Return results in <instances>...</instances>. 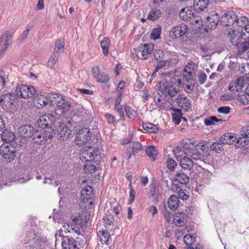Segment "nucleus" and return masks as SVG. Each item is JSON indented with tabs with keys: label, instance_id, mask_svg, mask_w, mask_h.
Returning a JSON list of instances; mask_svg holds the SVG:
<instances>
[{
	"label": "nucleus",
	"instance_id": "1",
	"mask_svg": "<svg viewBox=\"0 0 249 249\" xmlns=\"http://www.w3.org/2000/svg\"><path fill=\"white\" fill-rule=\"evenodd\" d=\"M184 146L187 151L186 154L190 156L194 160V165L204 168L206 162L205 161V157L210 154L209 147L203 144L199 143L195 145L190 142H185Z\"/></svg>",
	"mask_w": 249,
	"mask_h": 249
},
{
	"label": "nucleus",
	"instance_id": "2",
	"mask_svg": "<svg viewBox=\"0 0 249 249\" xmlns=\"http://www.w3.org/2000/svg\"><path fill=\"white\" fill-rule=\"evenodd\" d=\"M18 100L17 95L15 93L3 94L0 99V105L3 109L13 112L16 110Z\"/></svg>",
	"mask_w": 249,
	"mask_h": 249
},
{
	"label": "nucleus",
	"instance_id": "3",
	"mask_svg": "<svg viewBox=\"0 0 249 249\" xmlns=\"http://www.w3.org/2000/svg\"><path fill=\"white\" fill-rule=\"evenodd\" d=\"M48 104L51 105H56L57 107L61 109L63 112L68 111L71 108V104L66 101L62 96L58 94L51 93L48 95Z\"/></svg>",
	"mask_w": 249,
	"mask_h": 249
},
{
	"label": "nucleus",
	"instance_id": "4",
	"mask_svg": "<svg viewBox=\"0 0 249 249\" xmlns=\"http://www.w3.org/2000/svg\"><path fill=\"white\" fill-rule=\"evenodd\" d=\"M185 143V142L182 143L184 152L183 153L182 151L180 150L177 152H175V154L177 160L179 162L182 168L190 170L194 165V160L190 156L186 154L187 150L184 146ZM174 151L175 152L176 150L174 149Z\"/></svg>",
	"mask_w": 249,
	"mask_h": 249
},
{
	"label": "nucleus",
	"instance_id": "5",
	"mask_svg": "<svg viewBox=\"0 0 249 249\" xmlns=\"http://www.w3.org/2000/svg\"><path fill=\"white\" fill-rule=\"evenodd\" d=\"M182 84L181 80L178 77L172 78L170 82L163 84L162 88V93H167L171 98L175 97V95L179 92L176 87H179Z\"/></svg>",
	"mask_w": 249,
	"mask_h": 249
},
{
	"label": "nucleus",
	"instance_id": "6",
	"mask_svg": "<svg viewBox=\"0 0 249 249\" xmlns=\"http://www.w3.org/2000/svg\"><path fill=\"white\" fill-rule=\"evenodd\" d=\"M224 35L230 42L235 46H237L243 39H245L246 35L244 32L232 28H226L223 31Z\"/></svg>",
	"mask_w": 249,
	"mask_h": 249
},
{
	"label": "nucleus",
	"instance_id": "7",
	"mask_svg": "<svg viewBox=\"0 0 249 249\" xmlns=\"http://www.w3.org/2000/svg\"><path fill=\"white\" fill-rule=\"evenodd\" d=\"M100 152L98 148L93 146L84 147L81 150L80 159L83 161L87 160H92L99 154Z\"/></svg>",
	"mask_w": 249,
	"mask_h": 249
},
{
	"label": "nucleus",
	"instance_id": "8",
	"mask_svg": "<svg viewBox=\"0 0 249 249\" xmlns=\"http://www.w3.org/2000/svg\"><path fill=\"white\" fill-rule=\"evenodd\" d=\"M154 50V45L152 44H144L135 49L136 55L138 58L146 59L148 55Z\"/></svg>",
	"mask_w": 249,
	"mask_h": 249
},
{
	"label": "nucleus",
	"instance_id": "9",
	"mask_svg": "<svg viewBox=\"0 0 249 249\" xmlns=\"http://www.w3.org/2000/svg\"><path fill=\"white\" fill-rule=\"evenodd\" d=\"M90 138V132L87 127L82 128L76 133L75 142L77 145H83L86 144Z\"/></svg>",
	"mask_w": 249,
	"mask_h": 249
},
{
	"label": "nucleus",
	"instance_id": "10",
	"mask_svg": "<svg viewBox=\"0 0 249 249\" xmlns=\"http://www.w3.org/2000/svg\"><path fill=\"white\" fill-rule=\"evenodd\" d=\"M172 101L175 105L183 108L185 110L188 111L191 107V102L186 96L181 95L180 93L177 94L175 97L171 98Z\"/></svg>",
	"mask_w": 249,
	"mask_h": 249
},
{
	"label": "nucleus",
	"instance_id": "11",
	"mask_svg": "<svg viewBox=\"0 0 249 249\" xmlns=\"http://www.w3.org/2000/svg\"><path fill=\"white\" fill-rule=\"evenodd\" d=\"M56 116L50 113L45 114L41 116L37 121L38 126L43 129L49 128L55 122Z\"/></svg>",
	"mask_w": 249,
	"mask_h": 249
},
{
	"label": "nucleus",
	"instance_id": "12",
	"mask_svg": "<svg viewBox=\"0 0 249 249\" xmlns=\"http://www.w3.org/2000/svg\"><path fill=\"white\" fill-rule=\"evenodd\" d=\"M220 21L219 15L215 11L209 13L205 20V25L208 29L215 28Z\"/></svg>",
	"mask_w": 249,
	"mask_h": 249
},
{
	"label": "nucleus",
	"instance_id": "13",
	"mask_svg": "<svg viewBox=\"0 0 249 249\" xmlns=\"http://www.w3.org/2000/svg\"><path fill=\"white\" fill-rule=\"evenodd\" d=\"M0 154L4 159H7L9 161H11L14 159L16 156L15 148L13 147L9 146L8 144H2L0 146Z\"/></svg>",
	"mask_w": 249,
	"mask_h": 249
},
{
	"label": "nucleus",
	"instance_id": "14",
	"mask_svg": "<svg viewBox=\"0 0 249 249\" xmlns=\"http://www.w3.org/2000/svg\"><path fill=\"white\" fill-rule=\"evenodd\" d=\"M237 14L232 11L224 13L220 18V23L223 26H231L236 23Z\"/></svg>",
	"mask_w": 249,
	"mask_h": 249
},
{
	"label": "nucleus",
	"instance_id": "15",
	"mask_svg": "<svg viewBox=\"0 0 249 249\" xmlns=\"http://www.w3.org/2000/svg\"><path fill=\"white\" fill-rule=\"evenodd\" d=\"M92 188L90 186H87L81 192V200L84 204L89 203V205L93 204L92 198L94 194L92 193Z\"/></svg>",
	"mask_w": 249,
	"mask_h": 249
},
{
	"label": "nucleus",
	"instance_id": "16",
	"mask_svg": "<svg viewBox=\"0 0 249 249\" xmlns=\"http://www.w3.org/2000/svg\"><path fill=\"white\" fill-rule=\"evenodd\" d=\"M12 34L7 31L5 32L0 38V53H3L12 42Z\"/></svg>",
	"mask_w": 249,
	"mask_h": 249
},
{
	"label": "nucleus",
	"instance_id": "17",
	"mask_svg": "<svg viewBox=\"0 0 249 249\" xmlns=\"http://www.w3.org/2000/svg\"><path fill=\"white\" fill-rule=\"evenodd\" d=\"M32 98L34 106L37 108H42L48 104V95L45 97L41 94L32 93Z\"/></svg>",
	"mask_w": 249,
	"mask_h": 249
},
{
	"label": "nucleus",
	"instance_id": "18",
	"mask_svg": "<svg viewBox=\"0 0 249 249\" xmlns=\"http://www.w3.org/2000/svg\"><path fill=\"white\" fill-rule=\"evenodd\" d=\"M188 29V28L185 24H180L172 28L169 35L172 38L180 37L185 35Z\"/></svg>",
	"mask_w": 249,
	"mask_h": 249
},
{
	"label": "nucleus",
	"instance_id": "19",
	"mask_svg": "<svg viewBox=\"0 0 249 249\" xmlns=\"http://www.w3.org/2000/svg\"><path fill=\"white\" fill-rule=\"evenodd\" d=\"M57 137L59 140H67L71 134V130L64 124H61L57 128Z\"/></svg>",
	"mask_w": 249,
	"mask_h": 249
},
{
	"label": "nucleus",
	"instance_id": "20",
	"mask_svg": "<svg viewBox=\"0 0 249 249\" xmlns=\"http://www.w3.org/2000/svg\"><path fill=\"white\" fill-rule=\"evenodd\" d=\"M210 2V0H195L194 9L197 13L204 12L207 9Z\"/></svg>",
	"mask_w": 249,
	"mask_h": 249
},
{
	"label": "nucleus",
	"instance_id": "21",
	"mask_svg": "<svg viewBox=\"0 0 249 249\" xmlns=\"http://www.w3.org/2000/svg\"><path fill=\"white\" fill-rule=\"evenodd\" d=\"M46 241V238L41 231H35L34 236L32 238V242H34V246L41 247L44 244Z\"/></svg>",
	"mask_w": 249,
	"mask_h": 249
},
{
	"label": "nucleus",
	"instance_id": "22",
	"mask_svg": "<svg viewBox=\"0 0 249 249\" xmlns=\"http://www.w3.org/2000/svg\"><path fill=\"white\" fill-rule=\"evenodd\" d=\"M159 190V185L157 181L154 179L149 185V198L158 201Z\"/></svg>",
	"mask_w": 249,
	"mask_h": 249
},
{
	"label": "nucleus",
	"instance_id": "23",
	"mask_svg": "<svg viewBox=\"0 0 249 249\" xmlns=\"http://www.w3.org/2000/svg\"><path fill=\"white\" fill-rule=\"evenodd\" d=\"M30 88L26 85H19L17 87L16 95H17V98L21 97L26 98L29 96V92L30 91Z\"/></svg>",
	"mask_w": 249,
	"mask_h": 249
},
{
	"label": "nucleus",
	"instance_id": "24",
	"mask_svg": "<svg viewBox=\"0 0 249 249\" xmlns=\"http://www.w3.org/2000/svg\"><path fill=\"white\" fill-rule=\"evenodd\" d=\"M195 13L190 9L189 7H185L182 9L179 13V17L184 20H190L194 17Z\"/></svg>",
	"mask_w": 249,
	"mask_h": 249
},
{
	"label": "nucleus",
	"instance_id": "25",
	"mask_svg": "<svg viewBox=\"0 0 249 249\" xmlns=\"http://www.w3.org/2000/svg\"><path fill=\"white\" fill-rule=\"evenodd\" d=\"M18 134L20 137L28 139L31 137V125H24L18 128Z\"/></svg>",
	"mask_w": 249,
	"mask_h": 249
},
{
	"label": "nucleus",
	"instance_id": "26",
	"mask_svg": "<svg viewBox=\"0 0 249 249\" xmlns=\"http://www.w3.org/2000/svg\"><path fill=\"white\" fill-rule=\"evenodd\" d=\"M62 249H79L72 238H66L62 242Z\"/></svg>",
	"mask_w": 249,
	"mask_h": 249
},
{
	"label": "nucleus",
	"instance_id": "27",
	"mask_svg": "<svg viewBox=\"0 0 249 249\" xmlns=\"http://www.w3.org/2000/svg\"><path fill=\"white\" fill-rule=\"evenodd\" d=\"M235 140L236 137L234 134L226 133L220 137L219 142L223 144H231L235 142Z\"/></svg>",
	"mask_w": 249,
	"mask_h": 249
},
{
	"label": "nucleus",
	"instance_id": "28",
	"mask_svg": "<svg viewBox=\"0 0 249 249\" xmlns=\"http://www.w3.org/2000/svg\"><path fill=\"white\" fill-rule=\"evenodd\" d=\"M1 138L3 142L9 143L15 140L16 136L12 131L5 130L1 134Z\"/></svg>",
	"mask_w": 249,
	"mask_h": 249
},
{
	"label": "nucleus",
	"instance_id": "29",
	"mask_svg": "<svg viewBox=\"0 0 249 249\" xmlns=\"http://www.w3.org/2000/svg\"><path fill=\"white\" fill-rule=\"evenodd\" d=\"M82 217V215H80L73 219L74 224H71V233H75L77 235L80 234V230L78 225L82 224V222L81 221Z\"/></svg>",
	"mask_w": 249,
	"mask_h": 249
},
{
	"label": "nucleus",
	"instance_id": "30",
	"mask_svg": "<svg viewBox=\"0 0 249 249\" xmlns=\"http://www.w3.org/2000/svg\"><path fill=\"white\" fill-rule=\"evenodd\" d=\"M154 58L156 60L160 62V65L158 67H162L165 66L166 62L164 59V53L162 50H158L154 52Z\"/></svg>",
	"mask_w": 249,
	"mask_h": 249
},
{
	"label": "nucleus",
	"instance_id": "31",
	"mask_svg": "<svg viewBox=\"0 0 249 249\" xmlns=\"http://www.w3.org/2000/svg\"><path fill=\"white\" fill-rule=\"evenodd\" d=\"M168 207L171 210L177 209L179 204L178 198L175 195H171L167 201Z\"/></svg>",
	"mask_w": 249,
	"mask_h": 249
},
{
	"label": "nucleus",
	"instance_id": "32",
	"mask_svg": "<svg viewBox=\"0 0 249 249\" xmlns=\"http://www.w3.org/2000/svg\"><path fill=\"white\" fill-rule=\"evenodd\" d=\"M86 163L84 165L83 169L87 174H92L95 172L97 167L92 160L85 161Z\"/></svg>",
	"mask_w": 249,
	"mask_h": 249
},
{
	"label": "nucleus",
	"instance_id": "33",
	"mask_svg": "<svg viewBox=\"0 0 249 249\" xmlns=\"http://www.w3.org/2000/svg\"><path fill=\"white\" fill-rule=\"evenodd\" d=\"M175 179L176 181L183 184H187L189 182V177L182 172H177Z\"/></svg>",
	"mask_w": 249,
	"mask_h": 249
},
{
	"label": "nucleus",
	"instance_id": "34",
	"mask_svg": "<svg viewBox=\"0 0 249 249\" xmlns=\"http://www.w3.org/2000/svg\"><path fill=\"white\" fill-rule=\"evenodd\" d=\"M236 47L238 52L240 53L248 51L249 50V39H243Z\"/></svg>",
	"mask_w": 249,
	"mask_h": 249
},
{
	"label": "nucleus",
	"instance_id": "35",
	"mask_svg": "<svg viewBox=\"0 0 249 249\" xmlns=\"http://www.w3.org/2000/svg\"><path fill=\"white\" fill-rule=\"evenodd\" d=\"M100 45L103 49V53L105 56L107 55L110 45V41L107 37H104L101 41Z\"/></svg>",
	"mask_w": 249,
	"mask_h": 249
},
{
	"label": "nucleus",
	"instance_id": "36",
	"mask_svg": "<svg viewBox=\"0 0 249 249\" xmlns=\"http://www.w3.org/2000/svg\"><path fill=\"white\" fill-rule=\"evenodd\" d=\"M235 23L238 26L244 28L249 25V19L247 17L245 16H241L239 18L237 16V19Z\"/></svg>",
	"mask_w": 249,
	"mask_h": 249
},
{
	"label": "nucleus",
	"instance_id": "37",
	"mask_svg": "<svg viewBox=\"0 0 249 249\" xmlns=\"http://www.w3.org/2000/svg\"><path fill=\"white\" fill-rule=\"evenodd\" d=\"M143 128L149 133H156L158 132V129L156 125L151 123H145L142 124Z\"/></svg>",
	"mask_w": 249,
	"mask_h": 249
},
{
	"label": "nucleus",
	"instance_id": "38",
	"mask_svg": "<svg viewBox=\"0 0 249 249\" xmlns=\"http://www.w3.org/2000/svg\"><path fill=\"white\" fill-rule=\"evenodd\" d=\"M190 22L194 24L195 27L198 28H200L203 25L202 18L200 17L196 16L195 13L194 15V17L190 20Z\"/></svg>",
	"mask_w": 249,
	"mask_h": 249
},
{
	"label": "nucleus",
	"instance_id": "39",
	"mask_svg": "<svg viewBox=\"0 0 249 249\" xmlns=\"http://www.w3.org/2000/svg\"><path fill=\"white\" fill-rule=\"evenodd\" d=\"M99 234L101 235L100 240L102 243L105 244H109V238L110 237V235L108 232L106 231H99Z\"/></svg>",
	"mask_w": 249,
	"mask_h": 249
},
{
	"label": "nucleus",
	"instance_id": "40",
	"mask_svg": "<svg viewBox=\"0 0 249 249\" xmlns=\"http://www.w3.org/2000/svg\"><path fill=\"white\" fill-rule=\"evenodd\" d=\"M161 15L160 11L159 9L152 10L148 14L147 19L154 21L158 19Z\"/></svg>",
	"mask_w": 249,
	"mask_h": 249
},
{
	"label": "nucleus",
	"instance_id": "41",
	"mask_svg": "<svg viewBox=\"0 0 249 249\" xmlns=\"http://www.w3.org/2000/svg\"><path fill=\"white\" fill-rule=\"evenodd\" d=\"M71 224L70 225L68 223H64L59 231V235L65 237L66 236V235L64 234V232L66 234L67 233H71Z\"/></svg>",
	"mask_w": 249,
	"mask_h": 249
},
{
	"label": "nucleus",
	"instance_id": "42",
	"mask_svg": "<svg viewBox=\"0 0 249 249\" xmlns=\"http://www.w3.org/2000/svg\"><path fill=\"white\" fill-rule=\"evenodd\" d=\"M249 142L248 137L243 136L237 139L235 145L236 147H244L248 145Z\"/></svg>",
	"mask_w": 249,
	"mask_h": 249
},
{
	"label": "nucleus",
	"instance_id": "43",
	"mask_svg": "<svg viewBox=\"0 0 249 249\" xmlns=\"http://www.w3.org/2000/svg\"><path fill=\"white\" fill-rule=\"evenodd\" d=\"M223 120L222 119H218L215 116H212L209 118L206 119L204 120V124L207 126L211 125H214L216 123L223 122Z\"/></svg>",
	"mask_w": 249,
	"mask_h": 249
},
{
	"label": "nucleus",
	"instance_id": "44",
	"mask_svg": "<svg viewBox=\"0 0 249 249\" xmlns=\"http://www.w3.org/2000/svg\"><path fill=\"white\" fill-rule=\"evenodd\" d=\"M132 153L131 154L135 155L142 149V145L139 142H133L130 144Z\"/></svg>",
	"mask_w": 249,
	"mask_h": 249
},
{
	"label": "nucleus",
	"instance_id": "45",
	"mask_svg": "<svg viewBox=\"0 0 249 249\" xmlns=\"http://www.w3.org/2000/svg\"><path fill=\"white\" fill-rule=\"evenodd\" d=\"M146 152L147 156L152 158V160H155L157 155V151L154 146H149L147 148Z\"/></svg>",
	"mask_w": 249,
	"mask_h": 249
},
{
	"label": "nucleus",
	"instance_id": "46",
	"mask_svg": "<svg viewBox=\"0 0 249 249\" xmlns=\"http://www.w3.org/2000/svg\"><path fill=\"white\" fill-rule=\"evenodd\" d=\"M161 32V27H158L153 29L150 36L152 39L156 40L160 38V36Z\"/></svg>",
	"mask_w": 249,
	"mask_h": 249
},
{
	"label": "nucleus",
	"instance_id": "47",
	"mask_svg": "<svg viewBox=\"0 0 249 249\" xmlns=\"http://www.w3.org/2000/svg\"><path fill=\"white\" fill-rule=\"evenodd\" d=\"M183 75L184 79L185 81H187L188 83H195L192 71H187L186 69H184Z\"/></svg>",
	"mask_w": 249,
	"mask_h": 249
},
{
	"label": "nucleus",
	"instance_id": "48",
	"mask_svg": "<svg viewBox=\"0 0 249 249\" xmlns=\"http://www.w3.org/2000/svg\"><path fill=\"white\" fill-rule=\"evenodd\" d=\"M177 197L182 200H186L189 197V192L185 189H180L178 191Z\"/></svg>",
	"mask_w": 249,
	"mask_h": 249
},
{
	"label": "nucleus",
	"instance_id": "49",
	"mask_svg": "<svg viewBox=\"0 0 249 249\" xmlns=\"http://www.w3.org/2000/svg\"><path fill=\"white\" fill-rule=\"evenodd\" d=\"M126 115L129 119H133L136 115L137 112L133 108L129 106H125L124 107Z\"/></svg>",
	"mask_w": 249,
	"mask_h": 249
},
{
	"label": "nucleus",
	"instance_id": "50",
	"mask_svg": "<svg viewBox=\"0 0 249 249\" xmlns=\"http://www.w3.org/2000/svg\"><path fill=\"white\" fill-rule=\"evenodd\" d=\"M59 57V54L58 53H54L50 56L48 61V65L51 67H54L55 63L58 60Z\"/></svg>",
	"mask_w": 249,
	"mask_h": 249
},
{
	"label": "nucleus",
	"instance_id": "51",
	"mask_svg": "<svg viewBox=\"0 0 249 249\" xmlns=\"http://www.w3.org/2000/svg\"><path fill=\"white\" fill-rule=\"evenodd\" d=\"M54 46V50H56V51L55 53L59 54V52H62L63 51L65 47V43L63 41L58 40L56 41Z\"/></svg>",
	"mask_w": 249,
	"mask_h": 249
},
{
	"label": "nucleus",
	"instance_id": "52",
	"mask_svg": "<svg viewBox=\"0 0 249 249\" xmlns=\"http://www.w3.org/2000/svg\"><path fill=\"white\" fill-rule=\"evenodd\" d=\"M195 238L196 237H193V236H191L190 235H185L184 236L183 241L184 243L187 246H190L192 245L194 243L195 241Z\"/></svg>",
	"mask_w": 249,
	"mask_h": 249
},
{
	"label": "nucleus",
	"instance_id": "53",
	"mask_svg": "<svg viewBox=\"0 0 249 249\" xmlns=\"http://www.w3.org/2000/svg\"><path fill=\"white\" fill-rule=\"evenodd\" d=\"M166 164L167 167L171 170H173L177 166V162L176 161L171 158H168L166 161Z\"/></svg>",
	"mask_w": 249,
	"mask_h": 249
},
{
	"label": "nucleus",
	"instance_id": "54",
	"mask_svg": "<svg viewBox=\"0 0 249 249\" xmlns=\"http://www.w3.org/2000/svg\"><path fill=\"white\" fill-rule=\"evenodd\" d=\"M42 131L43 130L41 128L39 130H36V134H37V136L36 138V141H34V143L41 144V142L44 141L42 139Z\"/></svg>",
	"mask_w": 249,
	"mask_h": 249
},
{
	"label": "nucleus",
	"instance_id": "55",
	"mask_svg": "<svg viewBox=\"0 0 249 249\" xmlns=\"http://www.w3.org/2000/svg\"><path fill=\"white\" fill-rule=\"evenodd\" d=\"M222 144L223 143H221L220 142H214L211 145L210 148L211 149L214 150L216 152H217L218 150L221 151L224 149Z\"/></svg>",
	"mask_w": 249,
	"mask_h": 249
},
{
	"label": "nucleus",
	"instance_id": "56",
	"mask_svg": "<svg viewBox=\"0 0 249 249\" xmlns=\"http://www.w3.org/2000/svg\"><path fill=\"white\" fill-rule=\"evenodd\" d=\"M8 75L3 71H0V87L3 88L5 86L6 80Z\"/></svg>",
	"mask_w": 249,
	"mask_h": 249
},
{
	"label": "nucleus",
	"instance_id": "57",
	"mask_svg": "<svg viewBox=\"0 0 249 249\" xmlns=\"http://www.w3.org/2000/svg\"><path fill=\"white\" fill-rule=\"evenodd\" d=\"M109 80V78L108 77V75L104 73H100L96 78V80L98 82H102L103 83L107 82Z\"/></svg>",
	"mask_w": 249,
	"mask_h": 249
},
{
	"label": "nucleus",
	"instance_id": "58",
	"mask_svg": "<svg viewBox=\"0 0 249 249\" xmlns=\"http://www.w3.org/2000/svg\"><path fill=\"white\" fill-rule=\"evenodd\" d=\"M235 84L237 85L236 91H238L241 90L244 85V79L243 77H240L235 80Z\"/></svg>",
	"mask_w": 249,
	"mask_h": 249
},
{
	"label": "nucleus",
	"instance_id": "59",
	"mask_svg": "<svg viewBox=\"0 0 249 249\" xmlns=\"http://www.w3.org/2000/svg\"><path fill=\"white\" fill-rule=\"evenodd\" d=\"M115 110L117 112L121 117V119L124 120V109L121 106L118 105L117 104H115Z\"/></svg>",
	"mask_w": 249,
	"mask_h": 249
},
{
	"label": "nucleus",
	"instance_id": "60",
	"mask_svg": "<svg viewBox=\"0 0 249 249\" xmlns=\"http://www.w3.org/2000/svg\"><path fill=\"white\" fill-rule=\"evenodd\" d=\"M239 100L244 104H249V97L248 96L246 91L245 93L239 95Z\"/></svg>",
	"mask_w": 249,
	"mask_h": 249
},
{
	"label": "nucleus",
	"instance_id": "61",
	"mask_svg": "<svg viewBox=\"0 0 249 249\" xmlns=\"http://www.w3.org/2000/svg\"><path fill=\"white\" fill-rule=\"evenodd\" d=\"M177 112L178 114H173V119L174 122L176 124H178L179 122H180V115H181L180 110L177 109Z\"/></svg>",
	"mask_w": 249,
	"mask_h": 249
},
{
	"label": "nucleus",
	"instance_id": "62",
	"mask_svg": "<svg viewBox=\"0 0 249 249\" xmlns=\"http://www.w3.org/2000/svg\"><path fill=\"white\" fill-rule=\"evenodd\" d=\"M207 79V75L204 72H200L198 75V81L200 84H203Z\"/></svg>",
	"mask_w": 249,
	"mask_h": 249
},
{
	"label": "nucleus",
	"instance_id": "63",
	"mask_svg": "<svg viewBox=\"0 0 249 249\" xmlns=\"http://www.w3.org/2000/svg\"><path fill=\"white\" fill-rule=\"evenodd\" d=\"M42 139L44 141H47L48 139H51L53 137V133L46 130L42 131Z\"/></svg>",
	"mask_w": 249,
	"mask_h": 249
},
{
	"label": "nucleus",
	"instance_id": "64",
	"mask_svg": "<svg viewBox=\"0 0 249 249\" xmlns=\"http://www.w3.org/2000/svg\"><path fill=\"white\" fill-rule=\"evenodd\" d=\"M241 134L242 136L249 138V125L245 126L242 128Z\"/></svg>",
	"mask_w": 249,
	"mask_h": 249
}]
</instances>
